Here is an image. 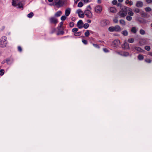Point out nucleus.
<instances>
[{
    "mask_svg": "<svg viewBox=\"0 0 152 152\" xmlns=\"http://www.w3.org/2000/svg\"><path fill=\"white\" fill-rule=\"evenodd\" d=\"M118 18V16H116L115 18L113 19V21L114 23H117L118 22V20L117 19Z\"/></svg>",
    "mask_w": 152,
    "mask_h": 152,
    "instance_id": "obj_27",
    "label": "nucleus"
},
{
    "mask_svg": "<svg viewBox=\"0 0 152 152\" xmlns=\"http://www.w3.org/2000/svg\"><path fill=\"white\" fill-rule=\"evenodd\" d=\"M137 57H138V59L140 60H142L143 59V58H144L143 56L141 54L139 55Z\"/></svg>",
    "mask_w": 152,
    "mask_h": 152,
    "instance_id": "obj_26",
    "label": "nucleus"
},
{
    "mask_svg": "<svg viewBox=\"0 0 152 152\" xmlns=\"http://www.w3.org/2000/svg\"><path fill=\"white\" fill-rule=\"evenodd\" d=\"M48 0V1L50 2H51L53 1V0Z\"/></svg>",
    "mask_w": 152,
    "mask_h": 152,
    "instance_id": "obj_59",
    "label": "nucleus"
},
{
    "mask_svg": "<svg viewBox=\"0 0 152 152\" xmlns=\"http://www.w3.org/2000/svg\"><path fill=\"white\" fill-rule=\"evenodd\" d=\"M87 22L88 23H90L91 22V20H90L89 19L87 20Z\"/></svg>",
    "mask_w": 152,
    "mask_h": 152,
    "instance_id": "obj_56",
    "label": "nucleus"
},
{
    "mask_svg": "<svg viewBox=\"0 0 152 152\" xmlns=\"http://www.w3.org/2000/svg\"><path fill=\"white\" fill-rule=\"evenodd\" d=\"M145 61L148 63H151V61L149 59H146L145 60Z\"/></svg>",
    "mask_w": 152,
    "mask_h": 152,
    "instance_id": "obj_42",
    "label": "nucleus"
},
{
    "mask_svg": "<svg viewBox=\"0 0 152 152\" xmlns=\"http://www.w3.org/2000/svg\"><path fill=\"white\" fill-rule=\"evenodd\" d=\"M82 42L85 45H86L87 44V40L85 39H82Z\"/></svg>",
    "mask_w": 152,
    "mask_h": 152,
    "instance_id": "obj_46",
    "label": "nucleus"
},
{
    "mask_svg": "<svg viewBox=\"0 0 152 152\" xmlns=\"http://www.w3.org/2000/svg\"><path fill=\"white\" fill-rule=\"evenodd\" d=\"M120 23L123 26H125L126 25V22L123 19H121L120 20Z\"/></svg>",
    "mask_w": 152,
    "mask_h": 152,
    "instance_id": "obj_24",
    "label": "nucleus"
},
{
    "mask_svg": "<svg viewBox=\"0 0 152 152\" xmlns=\"http://www.w3.org/2000/svg\"><path fill=\"white\" fill-rule=\"evenodd\" d=\"M131 48L132 51H135V50L139 52H143L144 51V50L139 47L132 46V47Z\"/></svg>",
    "mask_w": 152,
    "mask_h": 152,
    "instance_id": "obj_10",
    "label": "nucleus"
},
{
    "mask_svg": "<svg viewBox=\"0 0 152 152\" xmlns=\"http://www.w3.org/2000/svg\"><path fill=\"white\" fill-rule=\"evenodd\" d=\"M83 6V4L81 1L80 2L77 4V6L79 7H81Z\"/></svg>",
    "mask_w": 152,
    "mask_h": 152,
    "instance_id": "obj_32",
    "label": "nucleus"
},
{
    "mask_svg": "<svg viewBox=\"0 0 152 152\" xmlns=\"http://www.w3.org/2000/svg\"><path fill=\"white\" fill-rule=\"evenodd\" d=\"M89 26V25L87 23H85L83 27L85 28V29H87V28Z\"/></svg>",
    "mask_w": 152,
    "mask_h": 152,
    "instance_id": "obj_31",
    "label": "nucleus"
},
{
    "mask_svg": "<svg viewBox=\"0 0 152 152\" xmlns=\"http://www.w3.org/2000/svg\"><path fill=\"white\" fill-rule=\"evenodd\" d=\"M143 5V2L141 1H138L137 2L136 6L138 7H142Z\"/></svg>",
    "mask_w": 152,
    "mask_h": 152,
    "instance_id": "obj_15",
    "label": "nucleus"
},
{
    "mask_svg": "<svg viewBox=\"0 0 152 152\" xmlns=\"http://www.w3.org/2000/svg\"><path fill=\"white\" fill-rule=\"evenodd\" d=\"M151 26L152 27V23L151 24Z\"/></svg>",
    "mask_w": 152,
    "mask_h": 152,
    "instance_id": "obj_63",
    "label": "nucleus"
},
{
    "mask_svg": "<svg viewBox=\"0 0 152 152\" xmlns=\"http://www.w3.org/2000/svg\"><path fill=\"white\" fill-rule=\"evenodd\" d=\"M130 9V8L126 7H124L117 14L120 18H123L126 16L127 14L128 10Z\"/></svg>",
    "mask_w": 152,
    "mask_h": 152,
    "instance_id": "obj_1",
    "label": "nucleus"
},
{
    "mask_svg": "<svg viewBox=\"0 0 152 152\" xmlns=\"http://www.w3.org/2000/svg\"><path fill=\"white\" fill-rule=\"evenodd\" d=\"M115 53L121 56H127L129 55V53L127 52L120 51L119 52L116 51Z\"/></svg>",
    "mask_w": 152,
    "mask_h": 152,
    "instance_id": "obj_11",
    "label": "nucleus"
},
{
    "mask_svg": "<svg viewBox=\"0 0 152 152\" xmlns=\"http://www.w3.org/2000/svg\"><path fill=\"white\" fill-rule=\"evenodd\" d=\"M83 23L81 20H79L77 23V26L79 28H81L83 27Z\"/></svg>",
    "mask_w": 152,
    "mask_h": 152,
    "instance_id": "obj_14",
    "label": "nucleus"
},
{
    "mask_svg": "<svg viewBox=\"0 0 152 152\" xmlns=\"http://www.w3.org/2000/svg\"><path fill=\"white\" fill-rule=\"evenodd\" d=\"M102 2L101 0H98L97 3L99 4H100Z\"/></svg>",
    "mask_w": 152,
    "mask_h": 152,
    "instance_id": "obj_55",
    "label": "nucleus"
},
{
    "mask_svg": "<svg viewBox=\"0 0 152 152\" xmlns=\"http://www.w3.org/2000/svg\"><path fill=\"white\" fill-rule=\"evenodd\" d=\"M74 24L73 22H71L69 23V26L71 27H72L74 26Z\"/></svg>",
    "mask_w": 152,
    "mask_h": 152,
    "instance_id": "obj_44",
    "label": "nucleus"
},
{
    "mask_svg": "<svg viewBox=\"0 0 152 152\" xmlns=\"http://www.w3.org/2000/svg\"><path fill=\"white\" fill-rule=\"evenodd\" d=\"M117 3V0H114L112 1V3L114 5L116 4Z\"/></svg>",
    "mask_w": 152,
    "mask_h": 152,
    "instance_id": "obj_45",
    "label": "nucleus"
},
{
    "mask_svg": "<svg viewBox=\"0 0 152 152\" xmlns=\"http://www.w3.org/2000/svg\"><path fill=\"white\" fill-rule=\"evenodd\" d=\"M125 4H129V6H131L133 5V2L131 1H129V0H126L125 1Z\"/></svg>",
    "mask_w": 152,
    "mask_h": 152,
    "instance_id": "obj_19",
    "label": "nucleus"
},
{
    "mask_svg": "<svg viewBox=\"0 0 152 152\" xmlns=\"http://www.w3.org/2000/svg\"><path fill=\"white\" fill-rule=\"evenodd\" d=\"M4 70L3 69H1L0 70V75H3L4 74Z\"/></svg>",
    "mask_w": 152,
    "mask_h": 152,
    "instance_id": "obj_40",
    "label": "nucleus"
},
{
    "mask_svg": "<svg viewBox=\"0 0 152 152\" xmlns=\"http://www.w3.org/2000/svg\"><path fill=\"white\" fill-rule=\"evenodd\" d=\"M10 32H9V33H8V34H9V35H10Z\"/></svg>",
    "mask_w": 152,
    "mask_h": 152,
    "instance_id": "obj_64",
    "label": "nucleus"
},
{
    "mask_svg": "<svg viewBox=\"0 0 152 152\" xmlns=\"http://www.w3.org/2000/svg\"><path fill=\"white\" fill-rule=\"evenodd\" d=\"M134 11L137 13H139L140 12V10L137 8H136L134 9Z\"/></svg>",
    "mask_w": 152,
    "mask_h": 152,
    "instance_id": "obj_43",
    "label": "nucleus"
},
{
    "mask_svg": "<svg viewBox=\"0 0 152 152\" xmlns=\"http://www.w3.org/2000/svg\"><path fill=\"white\" fill-rule=\"evenodd\" d=\"M145 10L146 12H149L151 10V8L148 7H146Z\"/></svg>",
    "mask_w": 152,
    "mask_h": 152,
    "instance_id": "obj_39",
    "label": "nucleus"
},
{
    "mask_svg": "<svg viewBox=\"0 0 152 152\" xmlns=\"http://www.w3.org/2000/svg\"><path fill=\"white\" fill-rule=\"evenodd\" d=\"M145 1L148 3H150L152 2V0H145Z\"/></svg>",
    "mask_w": 152,
    "mask_h": 152,
    "instance_id": "obj_49",
    "label": "nucleus"
},
{
    "mask_svg": "<svg viewBox=\"0 0 152 152\" xmlns=\"http://www.w3.org/2000/svg\"><path fill=\"white\" fill-rule=\"evenodd\" d=\"M131 31L134 34L136 33L137 32V30L136 27H132L131 29Z\"/></svg>",
    "mask_w": 152,
    "mask_h": 152,
    "instance_id": "obj_25",
    "label": "nucleus"
},
{
    "mask_svg": "<svg viewBox=\"0 0 152 152\" xmlns=\"http://www.w3.org/2000/svg\"><path fill=\"white\" fill-rule=\"evenodd\" d=\"M145 49L147 51H149L150 50L151 48L149 46H146L145 47Z\"/></svg>",
    "mask_w": 152,
    "mask_h": 152,
    "instance_id": "obj_36",
    "label": "nucleus"
},
{
    "mask_svg": "<svg viewBox=\"0 0 152 152\" xmlns=\"http://www.w3.org/2000/svg\"><path fill=\"white\" fill-rule=\"evenodd\" d=\"M84 3H87L89 2V0H83Z\"/></svg>",
    "mask_w": 152,
    "mask_h": 152,
    "instance_id": "obj_53",
    "label": "nucleus"
},
{
    "mask_svg": "<svg viewBox=\"0 0 152 152\" xmlns=\"http://www.w3.org/2000/svg\"><path fill=\"white\" fill-rule=\"evenodd\" d=\"M50 23L52 24H56L58 22L57 19L56 18L52 17L50 18Z\"/></svg>",
    "mask_w": 152,
    "mask_h": 152,
    "instance_id": "obj_13",
    "label": "nucleus"
},
{
    "mask_svg": "<svg viewBox=\"0 0 152 152\" xmlns=\"http://www.w3.org/2000/svg\"><path fill=\"white\" fill-rule=\"evenodd\" d=\"M62 14V12L61 11H59L56 13L55 15L56 17H58L61 16Z\"/></svg>",
    "mask_w": 152,
    "mask_h": 152,
    "instance_id": "obj_21",
    "label": "nucleus"
},
{
    "mask_svg": "<svg viewBox=\"0 0 152 152\" xmlns=\"http://www.w3.org/2000/svg\"><path fill=\"white\" fill-rule=\"evenodd\" d=\"M110 11L112 13H115L117 12L116 8L113 7H110L109 8Z\"/></svg>",
    "mask_w": 152,
    "mask_h": 152,
    "instance_id": "obj_18",
    "label": "nucleus"
},
{
    "mask_svg": "<svg viewBox=\"0 0 152 152\" xmlns=\"http://www.w3.org/2000/svg\"><path fill=\"white\" fill-rule=\"evenodd\" d=\"M109 23L110 22L109 20L106 19H102L100 22V26L102 27L105 26Z\"/></svg>",
    "mask_w": 152,
    "mask_h": 152,
    "instance_id": "obj_5",
    "label": "nucleus"
},
{
    "mask_svg": "<svg viewBox=\"0 0 152 152\" xmlns=\"http://www.w3.org/2000/svg\"><path fill=\"white\" fill-rule=\"evenodd\" d=\"M94 9L96 12L99 14L102 12V7L100 5H97L94 7Z\"/></svg>",
    "mask_w": 152,
    "mask_h": 152,
    "instance_id": "obj_9",
    "label": "nucleus"
},
{
    "mask_svg": "<svg viewBox=\"0 0 152 152\" xmlns=\"http://www.w3.org/2000/svg\"><path fill=\"white\" fill-rule=\"evenodd\" d=\"M7 44V38L6 36H2L0 39V47L4 48L6 47Z\"/></svg>",
    "mask_w": 152,
    "mask_h": 152,
    "instance_id": "obj_2",
    "label": "nucleus"
},
{
    "mask_svg": "<svg viewBox=\"0 0 152 152\" xmlns=\"http://www.w3.org/2000/svg\"><path fill=\"white\" fill-rule=\"evenodd\" d=\"M139 43L140 45H141V41H140V42H139Z\"/></svg>",
    "mask_w": 152,
    "mask_h": 152,
    "instance_id": "obj_62",
    "label": "nucleus"
},
{
    "mask_svg": "<svg viewBox=\"0 0 152 152\" xmlns=\"http://www.w3.org/2000/svg\"><path fill=\"white\" fill-rule=\"evenodd\" d=\"M68 0H61V2L64 6H66L67 4Z\"/></svg>",
    "mask_w": 152,
    "mask_h": 152,
    "instance_id": "obj_23",
    "label": "nucleus"
},
{
    "mask_svg": "<svg viewBox=\"0 0 152 152\" xmlns=\"http://www.w3.org/2000/svg\"><path fill=\"white\" fill-rule=\"evenodd\" d=\"M128 11H129V12H127V13H128L129 16H131L134 15V13L132 12V9L130 8V9L128 10Z\"/></svg>",
    "mask_w": 152,
    "mask_h": 152,
    "instance_id": "obj_20",
    "label": "nucleus"
},
{
    "mask_svg": "<svg viewBox=\"0 0 152 152\" xmlns=\"http://www.w3.org/2000/svg\"><path fill=\"white\" fill-rule=\"evenodd\" d=\"M103 51L105 52H108V50L106 48H104L103 49Z\"/></svg>",
    "mask_w": 152,
    "mask_h": 152,
    "instance_id": "obj_50",
    "label": "nucleus"
},
{
    "mask_svg": "<svg viewBox=\"0 0 152 152\" xmlns=\"http://www.w3.org/2000/svg\"><path fill=\"white\" fill-rule=\"evenodd\" d=\"M84 13L85 15L89 18H91L93 17L92 13L88 9H86Z\"/></svg>",
    "mask_w": 152,
    "mask_h": 152,
    "instance_id": "obj_7",
    "label": "nucleus"
},
{
    "mask_svg": "<svg viewBox=\"0 0 152 152\" xmlns=\"http://www.w3.org/2000/svg\"><path fill=\"white\" fill-rule=\"evenodd\" d=\"M90 35V33L89 30H87L85 33V35L86 37H88Z\"/></svg>",
    "mask_w": 152,
    "mask_h": 152,
    "instance_id": "obj_33",
    "label": "nucleus"
},
{
    "mask_svg": "<svg viewBox=\"0 0 152 152\" xmlns=\"http://www.w3.org/2000/svg\"><path fill=\"white\" fill-rule=\"evenodd\" d=\"M122 47L123 48H125L126 49H129L130 47L129 45V44L126 42H125L122 46Z\"/></svg>",
    "mask_w": 152,
    "mask_h": 152,
    "instance_id": "obj_17",
    "label": "nucleus"
},
{
    "mask_svg": "<svg viewBox=\"0 0 152 152\" xmlns=\"http://www.w3.org/2000/svg\"><path fill=\"white\" fill-rule=\"evenodd\" d=\"M126 19L128 21H131L132 19V18L131 16L127 15L126 17Z\"/></svg>",
    "mask_w": 152,
    "mask_h": 152,
    "instance_id": "obj_30",
    "label": "nucleus"
},
{
    "mask_svg": "<svg viewBox=\"0 0 152 152\" xmlns=\"http://www.w3.org/2000/svg\"><path fill=\"white\" fill-rule=\"evenodd\" d=\"M78 31V29L77 28H74L72 30V31L73 33H76Z\"/></svg>",
    "mask_w": 152,
    "mask_h": 152,
    "instance_id": "obj_37",
    "label": "nucleus"
},
{
    "mask_svg": "<svg viewBox=\"0 0 152 152\" xmlns=\"http://www.w3.org/2000/svg\"><path fill=\"white\" fill-rule=\"evenodd\" d=\"M60 33H61V34H63L64 33V31H61L60 32Z\"/></svg>",
    "mask_w": 152,
    "mask_h": 152,
    "instance_id": "obj_60",
    "label": "nucleus"
},
{
    "mask_svg": "<svg viewBox=\"0 0 152 152\" xmlns=\"http://www.w3.org/2000/svg\"><path fill=\"white\" fill-rule=\"evenodd\" d=\"M81 32H76L75 34L74 35L75 36H79L81 35Z\"/></svg>",
    "mask_w": 152,
    "mask_h": 152,
    "instance_id": "obj_38",
    "label": "nucleus"
},
{
    "mask_svg": "<svg viewBox=\"0 0 152 152\" xmlns=\"http://www.w3.org/2000/svg\"><path fill=\"white\" fill-rule=\"evenodd\" d=\"M63 22H61L60 23V26H59V27L60 28H61L62 26L63 25Z\"/></svg>",
    "mask_w": 152,
    "mask_h": 152,
    "instance_id": "obj_52",
    "label": "nucleus"
},
{
    "mask_svg": "<svg viewBox=\"0 0 152 152\" xmlns=\"http://www.w3.org/2000/svg\"><path fill=\"white\" fill-rule=\"evenodd\" d=\"M6 61H7V64H10V63H9V61H10V60H9V59H7L6 60Z\"/></svg>",
    "mask_w": 152,
    "mask_h": 152,
    "instance_id": "obj_54",
    "label": "nucleus"
},
{
    "mask_svg": "<svg viewBox=\"0 0 152 152\" xmlns=\"http://www.w3.org/2000/svg\"><path fill=\"white\" fill-rule=\"evenodd\" d=\"M93 45L95 47L97 48H99V47L97 44H93Z\"/></svg>",
    "mask_w": 152,
    "mask_h": 152,
    "instance_id": "obj_47",
    "label": "nucleus"
},
{
    "mask_svg": "<svg viewBox=\"0 0 152 152\" xmlns=\"http://www.w3.org/2000/svg\"><path fill=\"white\" fill-rule=\"evenodd\" d=\"M140 33L141 35H144L145 34V31L143 29H140Z\"/></svg>",
    "mask_w": 152,
    "mask_h": 152,
    "instance_id": "obj_29",
    "label": "nucleus"
},
{
    "mask_svg": "<svg viewBox=\"0 0 152 152\" xmlns=\"http://www.w3.org/2000/svg\"><path fill=\"white\" fill-rule=\"evenodd\" d=\"M121 4H120V3H119V4H117V6H120L121 5Z\"/></svg>",
    "mask_w": 152,
    "mask_h": 152,
    "instance_id": "obj_61",
    "label": "nucleus"
},
{
    "mask_svg": "<svg viewBox=\"0 0 152 152\" xmlns=\"http://www.w3.org/2000/svg\"><path fill=\"white\" fill-rule=\"evenodd\" d=\"M86 9H88L90 10H91V6L90 5L87 6V7Z\"/></svg>",
    "mask_w": 152,
    "mask_h": 152,
    "instance_id": "obj_48",
    "label": "nucleus"
},
{
    "mask_svg": "<svg viewBox=\"0 0 152 152\" xmlns=\"http://www.w3.org/2000/svg\"><path fill=\"white\" fill-rule=\"evenodd\" d=\"M54 4L58 8L64 6L61 0H55L54 1Z\"/></svg>",
    "mask_w": 152,
    "mask_h": 152,
    "instance_id": "obj_8",
    "label": "nucleus"
},
{
    "mask_svg": "<svg viewBox=\"0 0 152 152\" xmlns=\"http://www.w3.org/2000/svg\"><path fill=\"white\" fill-rule=\"evenodd\" d=\"M140 14L142 15V17H147V14L144 12H141Z\"/></svg>",
    "mask_w": 152,
    "mask_h": 152,
    "instance_id": "obj_35",
    "label": "nucleus"
},
{
    "mask_svg": "<svg viewBox=\"0 0 152 152\" xmlns=\"http://www.w3.org/2000/svg\"><path fill=\"white\" fill-rule=\"evenodd\" d=\"M76 12L78 14V16L80 18H83L84 17V13L80 9H79L77 10Z\"/></svg>",
    "mask_w": 152,
    "mask_h": 152,
    "instance_id": "obj_12",
    "label": "nucleus"
},
{
    "mask_svg": "<svg viewBox=\"0 0 152 152\" xmlns=\"http://www.w3.org/2000/svg\"><path fill=\"white\" fill-rule=\"evenodd\" d=\"M71 9L69 8L66 9L65 11V15L66 16H68L70 13Z\"/></svg>",
    "mask_w": 152,
    "mask_h": 152,
    "instance_id": "obj_16",
    "label": "nucleus"
},
{
    "mask_svg": "<svg viewBox=\"0 0 152 152\" xmlns=\"http://www.w3.org/2000/svg\"><path fill=\"white\" fill-rule=\"evenodd\" d=\"M23 2L19 1V0H12V5L17 8H21L23 5Z\"/></svg>",
    "mask_w": 152,
    "mask_h": 152,
    "instance_id": "obj_3",
    "label": "nucleus"
},
{
    "mask_svg": "<svg viewBox=\"0 0 152 152\" xmlns=\"http://www.w3.org/2000/svg\"><path fill=\"white\" fill-rule=\"evenodd\" d=\"M121 34L124 36H126L128 34V32L126 30H124L122 31L121 32Z\"/></svg>",
    "mask_w": 152,
    "mask_h": 152,
    "instance_id": "obj_22",
    "label": "nucleus"
},
{
    "mask_svg": "<svg viewBox=\"0 0 152 152\" xmlns=\"http://www.w3.org/2000/svg\"><path fill=\"white\" fill-rule=\"evenodd\" d=\"M120 44V42L119 40L115 39L112 42L111 46L115 48H118Z\"/></svg>",
    "mask_w": 152,
    "mask_h": 152,
    "instance_id": "obj_6",
    "label": "nucleus"
},
{
    "mask_svg": "<svg viewBox=\"0 0 152 152\" xmlns=\"http://www.w3.org/2000/svg\"><path fill=\"white\" fill-rule=\"evenodd\" d=\"M66 17L65 16H62L61 18V20H64L66 19Z\"/></svg>",
    "mask_w": 152,
    "mask_h": 152,
    "instance_id": "obj_41",
    "label": "nucleus"
},
{
    "mask_svg": "<svg viewBox=\"0 0 152 152\" xmlns=\"http://www.w3.org/2000/svg\"><path fill=\"white\" fill-rule=\"evenodd\" d=\"M118 1L120 2H122L123 1V0H118Z\"/></svg>",
    "mask_w": 152,
    "mask_h": 152,
    "instance_id": "obj_58",
    "label": "nucleus"
},
{
    "mask_svg": "<svg viewBox=\"0 0 152 152\" xmlns=\"http://www.w3.org/2000/svg\"><path fill=\"white\" fill-rule=\"evenodd\" d=\"M148 54L151 56H152V53L149 52L148 53Z\"/></svg>",
    "mask_w": 152,
    "mask_h": 152,
    "instance_id": "obj_57",
    "label": "nucleus"
},
{
    "mask_svg": "<svg viewBox=\"0 0 152 152\" xmlns=\"http://www.w3.org/2000/svg\"><path fill=\"white\" fill-rule=\"evenodd\" d=\"M33 15V13L32 12H31L27 15V17L29 18H31Z\"/></svg>",
    "mask_w": 152,
    "mask_h": 152,
    "instance_id": "obj_34",
    "label": "nucleus"
},
{
    "mask_svg": "<svg viewBox=\"0 0 152 152\" xmlns=\"http://www.w3.org/2000/svg\"><path fill=\"white\" fill-rule=\"evenodd\" d=\"M134 41V39L133 38H131L128 39V42L130 43H133Z\"/></svg>",
    "mask_w": 152,
    "mask_h": 152,
    "instance_id": "obj_28",
    "label": "nucleus"
},
{
    "mask_svg": "<svg viewBox=\"0 0 152 152\" xmlns=\"http://www.w3.org/2000/svg\"><path fill=\"white\" fill-rule=\"evenodd\" d=\"M18 49L19 51L20 52H21L22 51V49L21 47L20 46H18Z\"/></svg>",
    "mask_w": 152,
    "mask_h": 152,
    "instance_id": "obj_51",
    "label": "nucleus"
},
{
    "mask_svg": "<svg viewBox=\"0 0 152 152\" xmlns=\"http://www.w3.org/2000/svg\"><path fill=\"white\" fill-rule=\"evenodd\" d=\"M108 30L110 32L115 31L117 32H120L122 29L118 25H116L114 26H110L108 28Z\"/></svg>",
    "mask_w": 152,
    "mask_h": 152,
    "instance_id": "obj_4",
    "label": "nucleus"
}]
</instances>
